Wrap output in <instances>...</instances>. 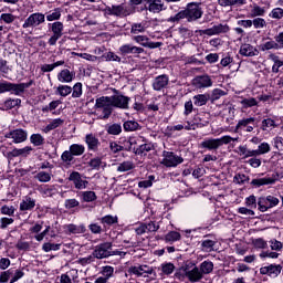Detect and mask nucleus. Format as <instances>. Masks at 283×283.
I'll use <instances>...</instances> for the list:
<instances>
[{
	"instance_id": "nucleus-50",
	"label": "nucleus",
	"mask_w": 283,
	"mask_h": 283,
	"mask_svg": "<svg viewBox=\"0 0 283 283\" xmlns=\"http://www.w3.org/2000/svg\"><path fill=\"white\" fill-rule=\"evenodd\" d=\"M254 249H269V243L262 238L252 240Z\"/></svg>"
},
{
	"instance_id": "nucleus-57",
	"label": "nucleus",
	"mask_w": 283,
	"mask_h": 283,
	"mask_svg": "<svg viewBox=\"0 0 283 283\" xmlns=\"http://www.w3.org/2000/svg\"><path fill=\"white\" fill-rule=\"evenodd\" d=\"M82 200L84 202H94V200H96V192H94V191H83L82 192Z\"/></svg>"
},
{
	"instance_id": "nucleus-38",
	"label": "nucleus",
	"mask_w": 283,
	"mask_h": 283,
	"mask_svg": "<svg viewBox=\"0 0 283 283\" xmlns=\"http://www.w3.org/2000/svg\"><path fill=\"white\" fill-rule=\"evenodd\" d=\"M35 180H38L39 182H50V180H52V172H48V171H39L35 176H34Z\"/></svg>"
},
{
	"instance_id": "nucleus-62",
	"label": "nucleus",
	"mask_w": 283,
	"mask_h": 283,
	"mask_svg": "<svg viewBox=\"0 0 283 283\" xmlns=\"http://www.w3.org/2000/svg\"><path fill=\"white\" fill-rule=\"evenodd\" d=\"M233 181L237 182V185H244L245 182H249V176L244 174H238L234 176Z\"/></svg>"
},
{
	"instance_id": "nucleus-54",
	"label": "nucleus",
	"mask_w": 283,
	"mask_h": 283,
	"mask_svg": "<svg viewBox=\"0 0 283 283\" xmlns=\"http://www.w3.org/2000/svg\"><path fill=\"white\" fill-rule=\"evenodd\" d=\"M104 61H115L116 63H120V56L116 55V53L109 51L102 55Z\"/></svg>"
},
{
	"instance_id": "nucleus-36",
	"label": "nucleus",
	"mask_w": 283,
	"mask_h": 283,
	"mask_svg": "<svg viewBox=\"0 0 283 283\" xmlns=\"http://www.w3.org/2000/svg\"><path fill=\"white\" fill-rule=\"evenodd\" d=\"M72 98H81L83 96V83L77 82L72 87Z\"/></svg>"
},
{
	"instance_id": "nucleus-10",
	"label": "nucleus",
	"mask_w": 283,
	"mask_h": 283,
	"mask_svg": "<svg viewBox=\"0 0 283 283\" xmlns=\"http://www.w3.org/2000/svg\"><path fill=\"white\" fill-rule=\"evenodd\" d=\"M192 85L196 90H207L213 87V80L208 74L198 75L192 80Z\"/></svg>"
},
{
	"instance_id": "nucleus-35",
	"label": "nucleus",
	"mask_w": 283,
	"mask_h": 283,
	"mask_svg": "<svg viewBox=\"0 0 283 283\" xmlns=\"http://www.w3.org/2000/svg\"><path fill=\"white\" fill-rule=\"evenodd\" d=\"M264 14H266V10L263 7L254 4L251 10L250 17L251 19H255L256 17L258 18L264 17Z\"/></svg>"
},
{
	"instance_id": "nucleus-58",
	"label": "nucleus",
	"mask_w": 283,
	"mask_h": 283,
	"mask_svg": "<svg viewBox=\"0 0 283 283\" xmlns=\"http://www.w3.org/2000/svg\"><path fill=\"white\" fill-rule=\"evenodd\" d=\"M146 227V233H156L160 229V226L156 221L144 223Z\"/></svg>"
},
{
	"instance_id": "nucleus-63",
	"label": "nucleus",
	"mask_w": 283,
	"mask_h": 283,
	"mask_svg": "<svg viewBox=\"0 0 283 283\" xmlns=\"http://www.w3.org/2000/svg\"><path fill=\"white\" fill-rule=\"evenodd\" d=\"M0 211H1L2 216H14L15 209H14V206L4 205L0 208Z\"/></svg>"
},
{
	"instance_id": "nucleus-19",
	"label": "nucleus",
	"mask_w": 283,
	"mask_h": 283,
	"mask_svg": "<svg viewBox=\"0 0 283 283\" xmlns=\"http://www.w3.org/2000/svg\"><path fill=\"white\" fill-rule=\"evenodd\" d=\"M168 85H169V75L167 74L158 75L157 77H155L153 82V90H155V92H163V90H165V87H167Z\"/></svg>"
},
{
	"instance_id": "nucleus-17",
	"label": "nucleus",
	"mask_w": 283,
	"mask_h": 283,
	"mask_svg": "<svg viewBox=\"0 0 283 283\" xmlns=\"http://www.w3.org/2000/svg\"><path fill=\"white\" fill-rule=\"evenodd\" d=\"M69 180L74 184L75 189H87V185H90L87 180L81 178V172L78 171L71 172Z\"/></svg>"
},
{
	"instance_id": "nucleus-42",
	"label": "nucleus",
	"mask_w": 283,
	"mask_h": 283,
	"mask_svg": "<svg viewBox=\"0 0 283 283\" xmlns=\"http://www.w3.org/2000/svg\"><path fill=\"white\" fill-rule=\"evenodd\" d=\"M123 127L125 132H136L139 129L140 124H138L136 120H127L124 123Z\"/></svg>"
},
{
	"instance_id": "nucleus-28",
	"label": "nucleus",
	"mask_w": 283,
	"mask_h": 283,
	"mask_svg": "<svg viewBox=\"0 0 283 283\" xmlns=\"http://www.w3.org/2000/svg\"><path fill=\"white\" fill-rule=\"evenodd\" d=\"M63 123H65V120H63L62 118L52 119V120L42 129V132H43L44 134H50V132H52L53 129H56L57 127H61V125H63Z\"/></svg>"
},
{
	"instance_id": "nucleus-6",
	"label": "nucleus",
	"mask_w": 283,
	"mask_h": 283,
	"mask_svg": "<svg viewBox=\"0 0 283 283\" xmlns=\"http://www.w3.org/2000/svg\"><path fill=\"white\" fill-rule=\"evenodd\" d=\"M42 23H45V14L41 12L31 13L23 22L22 28L24 30H28L30 28H39V25H42Z\"/></svg>"
},
{
	"instance_id": "nucleus-53",
	"label": "nucleus",
	"mask_w": 283,
	"mask_h": 283,
	"mask_svg": "<svg viewBox=\"0 0 283 283\" xmlns=\"http://www.w3.org/2000/svg\"><path fill=\"white\" fill-rule=\"evenodd\" d=\"M241 105L245 109L249 107H255L258 105V99H255V97L243 98L241 101Z\"/></svg>"
},
{
	"instance_id": "nucleus-61",
	"label": "nucleus",
	"mask_w": 283,
	"mask_h": 283,
	"mask_svg": "<svg viewBox=\"0 0 283 283\" xmlns=\"http://www.w3.org/2000/svg\"><path fill=\"white\" fill-rule=\"evenodd\" d=\"M102 274L106 280H109L114 275V268L112 265H105L102 268Z\"/></svg>"
},
{
	"instance_id": "nucleus-8",
	"label": "nucleus",
	"mask_w": 283,
	"mask_h": 283,
	"mask_svg": "<svg viewBox=\"0 0 283 283\" xmlns=\"http://www.w3.org/2000/svg\"><path fill=\"white\" fill-rule=\"evenodd\" d=\"M112 256V242L99 243L93 251V258L97 260H105V258Z\"/></svg>"
},
{
	"instance_id": "nucleus-27",
	"label": "nucleus",
	"mask_w": 283,
	"mask_h": 283,
	"mask_svg": "<svg viewBox=\"0 0 283 283\" xmlns=\"http://www.w3.org/2000/svg\"><path fill=\"white\" fill-rule=\"evenodd\" d=\"M239 54L241 56H258V50L251 44H242Z\"/></svg>"
},
{
	"instance_id": "nucleus-29",
	"label": "nucleus",
	"mask_w": 283,
	"mask_h": 283,
	"mask_svg": "<svg viewBox=\"0 0 283 283\" xmlns=\"http://www.w3.org/2000/svg\"><path fill=\"white\" fill-rule=\"evenodd\" d=\"M237 154L239 156H243V159L255 158V156H256L255 150H251L247 146H239L238 150H237Z\"/></svg>"
},
{
	"instance_id": "nucleus-23",
	"label": "nucleus",
	"mask_w": 283,
	"mask_h": 283,
	"mask_svg": "<svg viewBox=\"0 0 283 283\" xmlns=\"http://www.w3.org/2000/svg\"><path fill=\"white\" fill-rule=\"evenodd\" d=\"M76 77V74L74 72H71L67 69H64L57 73V81L60 83H72L74 78Z\"/></svg>"
},
{
	"instance_id": "nucleus-24",
	"label": "nucleus",
	"mask_w": 283,
	"mask_h": 283,
	"mask_svg": "<svg viewBox=\"0 0 283 283\" xmlns=\"http://www.w3.org/2000/svg\"><path fill=\"white\" fill-rule=\"evenodd\" d=\"M34 207H36V200L32 199L31 197L27 196L20 202V211H33Z\"/></svg>"
},
{
	"instance_id": "nucleus-32",
	"label": "nucleus",
	"mask_w": 283,
	"mask_h": 283,
	"mask_svg": "<svg viewBox=\"0 0 283 283\" xmlns=\"http://www.w3.org/2000/svg\"><path fill=\"white\" fill-rule=\"evenodd\" d=\"M221 8H229V6H244L247 0H218Z\"/></svg>"
},
{
	"instance_id": "nucleus-48",
	"label": "nucleus",
	"mask_w": 283,
	"mask_h": 283,
	"mask_svg": "<svg viewBox=\"0 0 283 283\" xmlns=\"http://www.w3.org/2000/svg\"><path fill=\"white\" fill-rule=\"evenodd\" d=\"M252 25L255 30H262L266 28V20H264V18H254L252 20Z\"/></svg>"
},
{
	"instance_id": "nucleus-59",
	"label": "nucleus",
	"mask_w": 283,
	"mask_h": 283,
	"mask_svg": "<svg viewBox=\"0 0 283 283\" xmlns=\"http://www.w3.org/2000/svg\"><path fill=\"white\" fill-rule=\"evenodd\" d=\"M222 96H227V92L221 88H214L211 93V101H220Z\"/></svg>"
},
{
	"instance_id": "nucleus-45",
	"label": "nucleus",
	"mask_w": 283,
	"mask_h": 283,
	"mask_svg": "<svg viewBox=\"0 0 283 283\" xmlns=\"http://www.w3.org/2000/svg\"><path fill=\"white\" fill-rule=\"evenodd\" d=\"M61 250V243H43L42 245V251H44V253H50V251H60Z\"/></svg>"
},
{
	"instance_id": "nucleus-60",
	"label": "nucleus",
	"mask_w": 283,
	"mask_h": 283,
	"mask_svg": "<svg viewBox=\"0 0 283 283\" xmlns=\"http://www.w3.org/2000/svg\"><path fill=\"white\" fill-rule=\"evenodd\" d=\"M101 165H103V160L101 159V157H95V158H93V159H91L88 161V166L92 169L99 170L101 169Z\"/></svg>"
},
{
	"instance_id": "nucleus-26",
	"label": "nucleus",
	"mask_w": 283,
	"mask_h": 283,
	"mask_svg": "<svg viewBox=\"0 0 283 283\" xmlns=\"http://www.w3.org/2000/svg\"><path fill=\"white\" fill-rule=\"evenodd\" d=\"M85 143L88 151H96V149H98V145H101V142H98L94 134H87L85 136Z\"/></svg>"
},
{
	"instance_id": "nucleus-64",
	"label": "nucleus",
	"mask_w": 283,
	"mask_h": 283,
	"mask_svg": "<svg viewBox=\"0 0 283 283\" xmlns=\"http://www.w3.org/2000/svg\"><path fill=\"white\" fill-rule=\"evenodd\" d=\"M15 19H17V17H14V14H12V13H2L0 15V20L8 24L14 23Z\"/></svg>"
},
{
	"instance_id": "nucleus-3",
	"label": "nucleus",
	"mask_w": 283,
	"mask_h": 283,
	"mask_svg": "<svg viewBox=\"0 0 283 283\" xmlns=\"http://www.w3.org/2000/svg\"><path fill=\"white\" fill-rule=\"evenodd\" d=\"M85 154V146L83 144H72L69 150H64L61 155V160L65 165H73L74 157L83 156Z\"/></svg>"
},
{
	"instance_id": "nucleus-9",
	"label": "nucleus",
	"mask_w": 283,
	"mask_h": 283,
	"mask_svg": "<svg viewBox=\"0 0 283 283\" xmlns=\"http://www.w3.org/2000/svg\"><path fill=\"white\" fill-rule=\"evenodd\" d=\"M51 28V32H53L52 36L49 39L48 43L49 45H56V41L63 36V30H65V27L63 25V22L55 21L53 23L49 24Z\"/></svg>"
},
{
	"instance_id": "nucleus-21",
	"label": "nucleus",
	"mask_w": 283,
	"mask_h": 283,
	"mask_svg": "<svg viewBox=\"0 0 283 283\" xmlns=\"http://www.w3.org/2000/svg\"><path fill=\"white\" fill-rule=\"evenodd\" d=\"M32 81L20 84L10 83L9 92H12L14 96H21V94H23V92H25V90H28L32 85Z\"/></svg>"
},
{
	"instance_id": "nucleus-46",
	"label": "nucleus",
	"mask_w": 283,
	"mask_h": 283,
	"mask_svg": "<svg viewBox=\"0 0 283 283\" xmlns=\"http://www.w3.org/2000/svg\"><path fill=\"white\" fill-rule=\"evenodd\" d=\"M61 19V9L55 8L46 13V21H59Z\"/></svg>"
},
{
	"instance_id": "nucleus-56",
	"label": "nucleus",
	"mask_w": 283,
	"mask_h": 283,
	"mask_svg": "<svg viewBox=\"0 0 283 283\" xmlns=\"http://www.w3.org/2000/svg\"><path fill=\"white\" fill-rule=\"evenodd\" d=\"M180 238H181L180 233L176 231H170L165 235L166 242H178Z\"/></svg>"
},
{
	"instance_id": "nucleus-49",
	"label": "nucleus",
	"mask_w": 283,
	"mask_h": 283,
	"mask_svg": "<svg viewBox=\"0 0 283 283\" xmlns=\"http://www.w3.org/2000/svg\"><path fill=\"white\" fill-rule=\"evenodd\" d=\"M123 132V126L120 124H113L107 127V133L112 136H118Z\"/></svg>"
},
{
	"instance_id": "nucleus-1",
	"label": "nucleus",
	"mask_w": 283,
	"mask_h": 283,
	"mask_svg": "<svg viewBox=\"0 0 283 283\" xmlns=\"http://www.w3.org/2000/svg\"><path fill=\"white\" fill-rule=\"evenodd\" d=\"M114 95L102 96L95 101L96 109H101L102 118H109L114 112V107L117 109H129V101L132 98L123 95L118 90L113 88Z\"/></svg>"
},
{
	"instance_id": "nucleus-34",
	"label": "nucleus",
	"mask_w": 283,
	"mask_h": 283,
	"mask_svg": "<svg viewBox=\"0 0 283 283\" xmlns=\"http://www.w3.org/2000/svg\"><path fill=\"white\" fill-rule=\"evenodd\" d=\"M55 94H59V96H62V98H65L72 94V86L69 85H59L56 87Z\"/></svg>"
},
{
	"instance_id": "nucleus-13",
	"label": "nucleus",
	"mask_w": 283,
	"mask_h": 283,
	"mask_svg": "<svg viewBox=\"0 0 283 283\" xmlns=\"http://www.w3.org/2000/svg\"><path fill=\"white\" fill-rule=\"evenodd\" d=\"M146 1V10L153 12V14H158L167 10V6L165 4V0H144Z\"/></svg>"
},
{
	"instance_id": "nucleus-14",
	"label": "nucleus",
	"mask_w": 283,
	"mask_h": 283,
	"mask_svg": "<svg viewBox=\"0 0 283 283\" xmlns=\"http://www.w3.org/2000/svg\"><path fill=\"white\" fill-rule=\"evenodd\" d=\"M132 40L135 41V43L143 45V48H149L150 50H155L163 45L161 42H149V38L146 35H133Z\"/></svg>"
},
{
	"instance_id": "nucleus-41",
	"label": "nucleus",
	"mask_w": 283,
	"mask_h": 283,
	"mask_svg": "<svg viewBox=\"0 0 283 283\" xmlns=\"http://www.w3.org/2000/svg\"><path fill=\"white\" fill-rule=\"evenodd\" d=\"M270 19H274L275 21H282L283 19V9L280 7H276L272 9L269 13Z\"/></svg>"
},
{
	"instance_id": "nucleus-11",
	"label": "nucleus",
	"mask_w": 283,
	"mask_h": 283,
	"mask_svg": "<svg viewBox=\"0 0 283 283\" xmlns=\"http://www.w3.org/2000/svg\"><path fill=\"white\" fill-rule=\"evenodd\" d=\"M230 28L228 24H214L212 28L200 30V34H206V36H218L219 34H227Z\"/></svg>"
},
{
	"instance_id": "nucleus-15",
	"label": "nucleus",
	"mask_w": 283,
	"mask_h": 283,
	"mask_svg": "<svg viewBox=\"0 0 283 283\" xmlns=\"http://www.w3.org/2000/svg\"><path fill=\"white\" fill-rule=\"evenodd\" d=\"M282 273V265L280 264H270L262 266L260 269L261 275H269V277H277Z\"/></svg>"
},
{
	"instance_id": "nucleus-39",
	"label": "nucleus",
	"mask_w": 283,
	"mask_h": 283,
	"mask_svg": "<svg viewBox=\"0 0 283 283\" xmlns=\"http://www.w3.org/2000/svg\"><path fill=\"white\" fill-rule=\"evenodd\" d=\"M271 151V145L269 143L263 142L258 146V149L254 150L255 156H262L264 154H269Z\"/></svg>"
},
{
	"instance_id": "nucleus-47",
	"label": "nucleus",
	"mask_w": 283,
	"mask_h": 283,
	"mask_svg": "<svg viewBox=\"0 0 283 283\" xmlns=\"http://www.w3.org/2000/svg\"><path fill=\"white\" fill-rule=\"evenodd\" d=\"M262 52H266V50H280V44L277 41H268L261 45Z\"/></svg>"
},
{
	"instance_id": "nucleus-22",
	"label": "nucleus",
	"mask_w": 283,
	"mask_h": 283,
	"mask_svg": "<svg viewBox=\"0 0 283 283\" xmlns=\"http://www.w3.org/2000/svg\"><path fill=\"white\" fill-rule=\"evenodd\" d=\"M120 54L127 55V54H143L145 52V49L140 46H134L133 44H123L119 46Z\"/></svg>"
},
{
	"instance_id": "nucleus-20",
	"label": "nucleus",
	"mask_w": 283,
	"mask_h": 283,
	"mask_svg": "<svg viewBox=\"0 0 283 283\" xmlns=\"http://www.w3.org/2000/svg\"><path fill=\"white\" fill-rule=\"evenodd\" d=\"M128 273L137 277H143L145 274L151 275V268L147 265H134L128 269Z\"/></svg>"
},
{
	"instance_id": "nucleus-4",
	"label": "nucleus",
	"mask_w": 283,
	"mask_h": 283,
	"mask_svg": "<svg viewBox=\"0 0 283 283\" xmlns=\"http://www.w3.org/2000/svg\"><path fill=\"white\" fill-rule=\"evenodd\" d=\"M230 140H231V136L224 135L221 138L206 139L200 145L203 149H209V151H213L216 149H220L222 145H229Z\"/></svg>"
},
{
	"instance_id": "nucleus-16",
	"label": "nucleus",
	"mask_w": 283,
	"mask_h": 283,
	"mask_svg": "<svg viewBox=\"0 0 283 283\" xmlns=\"http://www.w3.org/2000/svg\"><path fill=\"white\" fill-rule=\"evenodd\" d=\"M280 178V174H273L271 177L258 178L251 181L253 187H264L266 185H275Z\"/></svg>"
},
{
	"instance_id": "nucleus-12",
	"label": "nucleus",
	"mask_w": 283,
	"mask_h": 283,
	"mask_svg": "<svg viewBox=\"0 0 283 283\" xmlns=\"http://www.w3.org/2000/svg\"><path fill=\"white\" fill-rule=\"evenodd\" d=\"M4 138H11L15 145H19V143H25L28 140V130L21 128L14 129L6 133Z\"/></svg>"
},
{
	"instance_id": "nucleus-18",
	"label": "nucleus",
	"mask_w": 283,
	"mask_h": 283,
	"mask_svg": "<svg viewBox=\"0 0 283 283\" xmlns=\"http://www.w3.org/2000/svg\"><path fill=\"white\" fill-rule=\"evenodd\" d=\"M108 14H113L114 17H129L132 11L127 9L125 4L112 6L107 8Z\"/></svg>"
},
{
	"instance_id": "nucleus-30",
	"label": "nucleus",
	"mask_w": 283,
	"mask_h": 283,
	"mask_svg": "<svg viewBox=\"0 0 283 283\" xmlns=\"http://www.w3.org/2000/svg\"><path fill=\"white\" fill-rule=\"evenodd\" d=\"M147 30V27H145L144 23H133L130 25V34H133V36H137L138 34H143L145 33Z\"/></svg>"
},
{
	"instance_id": "nucleus-43",
	"label": "nucleus",
	"mask_w": 283,
	"mask_h": 283,
	"mask_svg": "<svg viewBox=\"0 0 283 283\" xmlns=\"http://www.w3.org/2000/svg\"><path fill=\"white\" fill-rule=\"evenodd\" d=\"M30 143L34 145V147H41L45 143V138L41 134H33L30 137Z\"/></svg>"
},
{
	"instance_id": "nucleus-52",
	"label": "nucleus",
	"mask_w": 283,
	"mask_h": 283,
	"mask_svg": "<svg viewBox=\"0 0 283 283\" xmlns=\"http://www.w3.org/2000/svg\"><path fill=\"white\" fill-rule=\"evenodd\" d=\"M271 127H273V128L277 127V124H275L274 119L266 118V119L262 120L261 129L263 132H268V129H271Z\"/></svg>"
},
{
	"instance_id": "nucleus-31",
	"label": "nucleus",
	"mask_w": 283,
	"mask_h": 283,
	"mask_svg": "<svg viewBox=\"0 0 283 283\" xmlns=\"http://www.w3.org/2000/svg\"><path fill=\"white\" fill-rule=\"evenodd\" d=\"M199 271L202 275H209V273L213 272V262L203 261L199 266Z\"/></svg>"
},
{
	"instance_id": "nucleus-44",
	"label": "nucleus",
	"mask_w": 283,
	"mask_h": 283,
	"mask_svg": "<svg viewBox=\"0 0 283 283\" xmlns=\"http://www.w3.org/2000/svg\"><path fill=\"white\" fill-rule=\"evenodd\" d=\"M213 247H216V241L206 239L201 242V249L206 253H211L213 251Z\"/></svg>"
},
{
	"instance_id": "nucleus-55",
	"label": "nucleus",
	"mask_w": 283,
	"mask_h": 283,
	"mask_svg": "<svg viewBox=\"0 0 283 283\" xmlns=\"http://www.w3.org/2000/svg\"><path fill=\"white\" fill-rule=\"evenodd\" d=\"M161 271L164 275H171L176 271V265L174 263H163Z\"/></svg>"
},
{
	"instance_id": "nucleus-7",
	"label": "nucleus",
	"mask_w": 283,
	"mask_h": 283,
	"mask_svg": "<svg viewBox=\"0 0 283 283\" xmlns=\"http://www.w3.org/2000/svg\"><path fill=\"white\" fill-rule=\"evenodd\" d=\"M280 205V199L274 196L260 197L258 200L259 211L262 213L269 211V209H273V207H277Z\"/></svg>"
},
{
	"instance_id": "nucleus-33",
	"label": "nucleus",
	"mask_w": 283,
	"mask_h": 283,
	"mask_svg": "<svg viewBox=\"0 0 283 283\" xmlns=\"http://www.w3.org/2000/svg\"><path fill=\"white\" fill-rule=\"evenodd\" d=\"M192 99H193V104L197 107H202L206 103H209V95L207 94L195 95Z\"/></svg>"
},
{
	"instance_id": "nucleus-5",
	"label": "nucleus",
	"mask_w": 283,
	"mask_h": 283,
	"mask_svg": "<svg viewBox=\"0 0 283 283\" xmlns=\"http://www.w3.org/2000/svg\"><path fill=\"white\" fill-rule=\"evenodd\" d=\"M185 163V159L174 151H163V160L160 161L164 167H177L178 165H182Z\"/></svg>"
},
{
	"instance_id": "nucleus-51",
	"label": "nucleus",
	"mask_w": 283,
	"mask_h": 283,
	"mask_svg": "<svg viewBox=\"0 0 283 283\" xmlns=\"http://www.w3.org/2000/svg\"><path fill=\"white\" fill-rule=\"evenodd\" d=\"M132 169H134V161H124L117 167L119 172L132 171Z\"/></svg>"
},
{
	"instance_id": "nucleus-40",
	"label": "nucleus",
	"mask_w": 283,
	"mask_h": 283,
	"mask_svg": "<svg viewBox=\"0 0 283 283\" xmlns=\"http://www.w3.org/2000/svg\"><path fill=\"white\" fill-rule=\"evenodd\" d=\"M66 231L69 233L78 234V233H85V226H76V224H67L65 226Z\"/></svg>"
},
{
	"instance_id": "nucleus-2",
	"label": "nucleus",
	"mask_w": 283,
	"mask_h": 283,
	"mask_svg": "<svg viewBox=\"0 0 283 283\" xmlns=\"http://www.w3.org/2000/svg\"><path fill=\"white\" fill-rule=\"evenodd\" d=\"M205 11L202 10V3L200 2H190L187 4L186 9L179 11L174 17H170L168 21L170 23H178L182 21V19H187L188 23H193V21H198V19H202Z\"/></svg>"
},
{
	"instance_id": "nucleus-25",
	"label": "nucleus",
	"mask_w": 283,
	"mask_h": 283,
	"mask_svg": "<svg viewBox=\"0 0 283 283\" xmlns=\"http://www.w3.org/2000/svg\"><path fill=\"white\" fill-rule=\"evenodd\" d=\"M186 277H188L189 282H200V280L203 277V274L200 271V268L195 266L193 270L186 271Z\"/></svg>"
},
{
	"instance_id": "nucleus-37",
	"label": "nucleus",
	"mask_w": 283,
	"mask_h": 283,
	"mask_svg": "<svg viewBox=\"0 0 283 283\" xmlns=\"http://www.w3.org/2000/svg\"><path fill=\"white\" fill-rule=\"evenodd\" d=\"M251 123H255V118L249 117V118L240 119L234 128L235 134H238V132H240L242 127H249Z\"/></svg>"
}]
</instances>
